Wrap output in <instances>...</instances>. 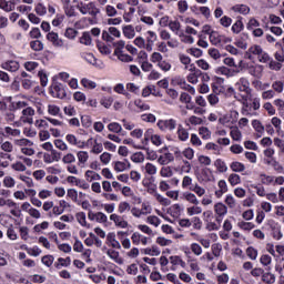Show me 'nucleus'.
I'll use <instances>...</instances> for the list:
<instances>
[{"label": "nucleus", "mask_w": 284, "mask_h": 284, "mask_svg": "<svg viewBox=\"0 0 284 284\" xmlns=\"http://www.w3.org/2000/svg\"><path fill=\"white\" fill-rule=\"evenodd\" d=\"M257 57L260 63H267L270 61V53L265 52L263 48L258 44H253L245 52V58L248 61H254V58Z\"/></svg>", "instance_id": "obj_1"}, {"label": "nucleus", "mask_w": 284, "mask_h": 284, "mask_svg": "<svg viewBox=\"0 0 284 284\" xmlns=\"http://www.w3.org/2000/svg\"><path fill=\"white\" fill-rule=\"evenodd\" d=\"M77 8L79 12H81L82 14H89L90 17H93V19L101 14V9H99V7H97V3L94 2H81L77 6Z\"/></svg>", "instance_id": "obj_2"}, {"label": "nucleus", "mask_w": 284, "mask_h": 284, "mask_svg": "<svg viewBox=\"0 0 284 284\" xmlns=\"http://www.w3.org/2000/svg\"><path fill=\"white\" fill-rule=\"evenodd\" d=\"M47 39L52 43L54 48H65V50H70V44L65 43L63 39L59 38V33L51 31L47 34Z\"/></svg>", "instance_id": "obj_3"}, {"label": "nucleus", "mask_w": 284, "mask_h": 284, "mask_svg": "<svg viewBox=\"0 0 284 284\" xmlns=\"http://www.w3.org/2000/svg\"><path fill=\"white\" fill-rule=\"evenodd\" d=\"M158 128H160L162 132H166V130L169 132H174V130H176V120L174 119L160 120L158 122Z\"/></svg>", "instance_id": "obj_4"}, {"label": "nucleus", "mask_w": 284, "mask_h": 284, "mask_svg": "<svg viewBox=\"0 0 284 284\" xmlns=\"http://www.w3.org/2000/svg\"><path fill=\"white\" fill-rule=\"evenodd\" d=\"M21 121L23 123H29L30 125H32V123H34V109L32 106H26L22 112H21Z\"/></svg>", "instance_id": "obj_5"}, {"label": "nucleus", "mask_w": 284, "mask_h": 284, "mask_svg": "<svg viewBox=\"0 0 284 284\" xmlns=\"http://www.w3.org/2000/svg\"><path fill=\"white\" fill-rule=\"evenodd\" d=\"M235 88L239 90V92L252 94V88H250V80H247V78H240L235 83Z\"/></svg>", "instance_id": "obj_6"}, {"label": "nucleus", "mask_w": 284, "mask_h": 284, "mask_svg": "<svg viewBox=\"0 0 284 284\" xmlns=\"http://www.w3.org/2000/svg\"><path fill=\"white\" fill-rule=\"evenodd\" d=\"M0 68L2 70H7V72H18L19 68L21 65L19 64V61L17 60H7L0 64Z\"/></svg>", "instance_id": "obj_7"}, {"label": "nucleus", "mask_w": 284, "mask_h": 284, "mask_svg": "<svg viewBox=\"0 0 284 284\" xmlns=\"http://www.w3.org/2000/svg\"><path fill=\"white\" fill-rule=\"evenodd\" d=\"M110 221H113L115 227H120L121 230H125L130 225L128 221L116 213L110 215Z\"/></svg>", "instance_id": "obj_8"}, {"label": "nucleus", "mask_w": 284, "mask_h": 284, "mask_svg": "<svg viewBox=\"0 0 284 284\" xmlns=\"http://www.w3.org/2000/svg\"><path fill=\"white\" fill-rule=\"evenodd\" d=\"M156 39H158L156 32L154 31L146 32V47H145L146 52H152L154 48V43H156Z\"/></svg>", "instance_id": "obj_9"}, {"label": "nucleus", "mask_w": 284, "mask_h": 284, "mask_svg": "<svg viewBox=\"0 0 284 284\" xmlns=\"http://www.w3.org/2000/svg\"><path fill=\"white\" fill-rule=\"evenodd\" d=\"M247 41H250V34L243 32L239 38H236L235 45L241 48V50H247Z\"/></svg>", "instance_id": "obj_10"}, {"label": "nucleus", "mask_w": 284, "mask_h": 284, "mask_svg": "<svg viewBox=\"0 0 284 284\" xmlns=\"http://www.w3.org/2000/svg\"><path fill=\"white\" fill-rule=\"evenodd\" d=\"M132 168V164H130V161L124 160V161H116L113 163V170L115 172H125V170H130Z\"/></svg>", "instance_id": "obj_11"}, {"label": "nucleus", "mask_w": 284, "mask_h": 284, "mask_svg": "<svg viewBox=\"0 0 284 284\" xmlns=\"http://www.w3.org/2000/svg\"><path fill=\"white\" fill-rule=\"evenodd\" d=\"M176 134L179 141H182L183 143H185V141H189L190 139V131H187V129H185L183 124L178 125Z\"/></svg>", "instance_id": "obj_12"}, {"label": "nucleus", "mask_w": 284, "mask_h": 284, "mask_svg": "<svg viewBox=\"0 0 284 284\" xmlns=\"http://www.w3.org/2000/svg\"><path fill=\"white\" fill-rule=\"evenodd\" d=\"M247 72L248 74H251V77H255V79H261V77H263V65H250L247 68Z\"/></svg>", "instance_id": "obj_13"}, {"label": "nucleus", "mask_w": 284, "mask_h": 284, "mask_svg": "<svg viewBox=\"0 0 284 284\" xmlns=\"http://www.w3.org/2000/svg\"><path fill=\"white\" fill-rule=\"evenodd\" d=\"M65 141H68L70 145H75L77 148H80V149L85 148V142L78 140L74 134H67Z\"/></svg>", "instance_id": "obj_14"}, {"label": "nucleus", "mask_w": 284, "mask_h": 284, "mask_svg": "<svg viewBox=\"0 0 284 284\" xmlns=\"http://www.w3.org/2000/svg\"><path fill=\"white\" fill-rule=\"evenodd\" d=\"M217 187L219 190L215 191V196L216 199H221L223 196V194H226L227 192V182H225V180H220L217 182Z\"/></svg>", "instance_id": "obj_15"}, {"label": "nucleus", "mask_w": 284, "mask_h": 284, "mask_svg": "<svg viewBox=\"0 0 284 284\" xmlns=\"http://www.w3.org/2000/svg\"><path fill=\"white\" fill-rule=\"evenodd\" d=\"M106 241L114 250H121V243L116 240V234L114 232L108 233Z\"/></svg>", "instance_id": "obj_16"}, {"label": "nucleus", "mask_w": 284, "mask_h": 284, "mask_svg": "<svg viewBox=\"0 0 284 284\" xmlns=\"http://www.w3.org/2000/svg\"><path fill=\"white\" fill-rule=\"evenodd\" d=\"M106 255L118 265H123V258L119 255V251L110 248L106 251Z\"/></svg>", "instance_id": "obj_17"}, {"label": "nucleus", "mask_w": 284, "mask_h": 284, "mask_svg": "<svg viewBox=\"0 0 284 284\" xmlns=\"http://www.w3.org/2000/svg\"><path fill=\"white\" fill-rule=\"evenodd\" d=\"M70 265H72V258L70 256L65 258L59 257L58 262L54 263L57 270H61V267H70Z\"/></svg>", "instance_id": "obj_18"}, {"label": "nucleus", "mask_w": 284, "mask_h": 284, "mask_svg": "<svg viewBox=\"0 0 284 284\" xmlns=\"http://www.w3.org/2000/svg\"><path fill=\"white\" fill-rule=\"evenodd\" d=\"M29 48L33 52H43V48H45V44L41 40H32L29 42Z\"/></svg>", "instance_id": "obj_19"}, {"label": "nucleus", "mask_w": 284, "mask_h": 284, "mask_svg": "<svg viewBox=\"0 0 284 284\" xmlns=\"http://www.w3.org/2000/svg\"><path fill=\"white\" fill-rule=\"evenodd\" d=\"M172 161H174V155L170 152L158 158V163H160V165H169V163H172Z\"/></svg>", "instance_id": "obj_20"}, {"label": "nucleus", "mask_w": 284, "mask_h": 284, "mask_svg": "<svg viewBox=\"0 0 284 284\" xmlns=\"http://www.w3.org/2000/svg\"><path fill=\"white\" fill-rule=\"evenodd\" d=\"M209 39L212 45H221V42L223 41V38L221 37V33H219V31H211L209 33Z\"/></svg>", "instance_id": "obj_21"}, {"label": "nucleus", "mask_w": 284, "mask_h": 284, "mask_svg": "<svg viewBox=\"0 0 284 284\" xmlns=\"http://www.w3.org/2000/svg\"><path fill=\"white\" fill-rule=\"evenodd\" d=\"M184 201H187V203H191V205H200L199 197H196V194L192 192H184L183 193Z\"/></svg>", "instance_id": "obj_22"}, {"label": "nucleus", "mask_w": 284, "mask_h": 284, "mask_svg": "<svg viewBox=\"0 0 284 284\" xmlns=\"http://www.w3.org/2000/svg\"><path fill=\"white\" fill-rule=\"evenodd\" d=\"M234 34H241L245 30V24H243V18H239L231 28Z\"/></svg>", "instance_id": "obj_23"}, {"label": "nucleus", "mask_w": 284, "mask_h": 284, "mask_svg": "<svg viewBox=\"0 0 284 284\" xmlns=\"http://www.w3.org/2000/svg\"><path fill=\"white\" fill-rule=\"evenodd\" d=\"M214 212L216 216H226L227 215V206L221 202L215 203Z\"/></svg>", "instance_id": "obj_24"}, {"label": "nucleus", "mask_w": 284, "mask_h": 284, "mask_svg": "<svg viewBox=\"0 0 284 284\" xmlns=\"http://www.w3.org/2000/svg\"><path fill=\"white\" fill-rule=\"evenodd\" d=\"M219 92H221V90L219 88H213V93L207 95V101H209L210 105H217Z\"/></svg>", "instance_id": "obj_25"}, {"label": "nucleus", "mask_w": 284, "mask_h": 284, "mask_svg": "<svg viewBox=\"0 0 284 284\" xmlns=\"http://www.w3.org/2000/svg\"><path fill=\"white\" fill-rule=\"evenodd\" d=\"M230 136L231 139H233V141L241 142L243 140V133L241 132L239 126L231 128Z\"/></svg>", "instance_id": "obj_26"}, {"label": "nucleus", "mask_w": 284, "mask_h": 284, "mask_svg": "<svg viewBox=\"0 0 284 284\" xmlns=\"http://www.w3.org/2000/svg\"><path fill=\"white\" fill-rule=\"evenodd\" d=\"M203 213V207L199 206V204H193L192 206L186 207L187 216H196Z\"/></svg>", "instance_id": "obj_27"}, {"label": "nucleus", "mask_w": 284, "mask_h": 284, "mask_svg": "<svg viewBox=\"0 0 284 284\" xmlns=\"http://www.w3.org/2000/svg\"><path fill=\"white\" fill-rule=\"evenodd\" d=\"M122 32L126 39H134L136 36V31H134V27H132V24L124 26L122 28Z\"/></svg>", "instance_id": "obj_28"}, {"label": "nucleus", "mask_w": 284, "mask_h": 284, "mask_svg": "<svg viewBox=\"0 0 284 284\" xmlns=\"http://www.w3.org/2000/svg\"><path fill=\"white\" fill-rule=\"evenodd\" d=\"M154 130L152 129H148L144 133V139L142 140V145L138 146L139 150H145V145H148V143H150V141H152V134H153Z\"/></svg>", "instance_id": "obj_29"}, {"label": "nucleus", "mask_w": 284, "mask_h": 284, "mask_svg": "<svg viewBox=\"0 0 284 284\" xmlns=\"http://www.w3.org/2000/svg\"><path fill=\"white\" fill-rule=\"evenodd\" d=\"M169 28L172 32L175 33L176 37H179L183 32L181 30V22H179V20L170 21Z\"/></svg>", "instance_id": "obj_30"}, {"label": "nucleus", "mask_w": 284, "mask_h": 284, "mask_svg": "<svg viewBox=\"0 0 284 284\" xmlns=\"http://www.w3.org/2000/svg\"><path fill=\"white\" fill-rule=\"evenodd\" d=\"M233 12H237V14H250V8L247 4H235L232 7Z\"/></svg>", "instance_id": "obj_31"}, {"label": "nucleus", "mask_w": 284, "mask_h": 284, "mask_svg": "<svg viewBox=\"0 0 284 284\" xmlns=\"http://www.w3.org/2000/svg\"><path fill=\"white\" fill-rule=\"evenodd\" d=\"M0 9L4 10V12H12L14 10V2L0 0Z\"/></svg>", "instance_id": "obj_32"}, {"label": "nucleus", "mask_w": 284, "mask_h": 284, "mask_svg": "<svg viewBox=\"0 0 284 284\" xmlns=\"http://www.w3.org/2000/svg\"><path fill=\"white\" fill-rule=\"evenodd\" d=\"M84 176L89 183H92V181H101V175L94 171L88 170Z\"/></svg>", "instance_id": "obj_33"}, {"label": "nucleus", "mask_w": 284, "mask_h": 284, "mask_svg": "<svg viewBox=\"0 0 284 284\" xmlns=\"http://www.w3.org/2000/svg\"><path fill=\"white\" fill-rule=\"evenodd\" d=\"M22 250H26L29 256H40L41 250L39 246L28 247L27 245L22 246Z\"/></svg>", "instance_id": "obj_34"}, {"label": "nucleus", "mask_w": 284, "mask_h": 284, "mask_svg": "<svg viewBox=\"0 0 284 284\" xmlns=\"http://www.w3.org/2000/svg\"><path fill=\"white\" fill-rule=\"evenodd\" d=\"M262 281L266 284H274L276 283V276L271 272H266L262 274Z\"/></svg>", "instance_id": "obj_35"}, {"label": "nucleus", "mask_w": 284, "mask_h": 284, "mask_svg": "<svg viewBox=\"0 0 284 284\" xmlns=\"http://www.w3.org/2000/svg\"><path fill=\"white\" fill-rule=\"evenodd\" d=\"M214 165L217 172H220L221 174L227 172V164L225 163V161L217 159L215 160Z\"/></svg>", "instance_id": "obj_36"}, {"label": "nucleus", "mask_w": 284, "mask_h": 284, "mask_svg": "<svg viewBox=\"0 0 284 284\" xmlns=\"http://www.w3.org/2000/svg\"><path fill=\"white\" fill-rule=\"evenodd\" d=\"M142 170H144L145 174H149L150 176H154V174L158 172L156 165L150 162L142 166Z\"/></svg>", "instance_id": "obj_37"}, {"label": "nucleus", "mask_w": 284, "mask_h": 284, "mask_svg": "<svg viewBox=\"0 0 284 284\" xmlns=\"http://www.w3.org/2000/svg\"><path fill=\"white\" fill-rule=\"evenodd\" d=\"M109 132H114L115 134H121L123 132V126L119 122H111L108 124Z\"/></svg>", "instance_id": "obj_38"}, {"label": "nucleus", "mask_w": 284, "mask_h": 284, "mask_svg": "<svg viewBox=\"0 0 284 284\" xmlns=\"http://www.w3.org/2000/svg\"><path fill=\"white\" fill-rule=\"evenodd\" d=\"M203 74L201 70H196L195 72H192L187 75L189 83H192L193 85H196L199 83V77Z\"/></svg>", "instance_id": "obj_39"}, {"label": "nucleus", "mask_w": 284, "mask_h": 284, "mask_svg": "<svg viewBox=\"0 0 284 284\" xmlns=\"http://www.w3.org/2000/svg\"><path fill=\"white\" fill-rule=\"evenodd\" d=\"M199 134L204 141L212 139V131H210V129L206 126H201L199 129Z\"/></svg>", "instance_id": "obj_40"}, {"label": "nucleus", "mask_w": 284, "mask_h": 284, "mask_svg": "<svg viewBox=\"0 0 284 284\" xmlns=\"http://www.w3.org/2000/svg\"><path fill=\"white\" fill-rule=\"evenodd\" d=\"M10 108L13 111L26 110V108H28V102H26V101H13V102H11Z\"/></svg>", "instance_id": "obj_41"}, {"label": "nucleus", "mask_w": 284, "mask_h": 284, "mask_svg": "<svg viewBox=\"0 0 284 284\" xmlns=\"http://www.w3.org/2000/svg\"><path fill=\"white\" fill-rule=\"evenodd\" d=\"M115 57H118L119 61H122V63H132V61H134V58L130 54H126L125 51L118 53Z\"/></svg>", "instance_id": "obj_42"}, {"label": "nucleus", "mask_w": 284, "mask_h": 284, "mask_svg": "<svg viewBox=\"0 0 284 284\" xmlns=\"http://www.w3.org/2000/svg\"><path fill=\"white\" fill-rule=\"evenodd\" d=\"M229 183L230 185H232V187L236 186V185H241V175L236 174V173H232L229 175Z\"/></svg>", "instance_id": "obj_43"}, {"label": "nucleus", "mask_w": 284, "mask_h": 284, "mask_svg": "<svg viewBox=\"0 0 284 284\" xmlns=\"http://www.w3.org/2000/svg\"><path fill=\"white\" fill-rule=\"evenodd\" d=\"M190 192H194V194L200 197L205 195V189L199 185V183H195L193 186H191Z\"/></svg>", "instance_id": "obj_44"}, {"label": "nucleus", "mask_w": 284, "mask_h": 284, "mask_svg": "<svg viewBox=\"0 0 284 284\" xmlns=\"http://www.w3.org/2000/svg\"><path fill=\"white\" fill-rule=\"evenodd\" d=\"M232 172H245V164L235 161L230 164Z\"/></svg>", "instance_id": "obj_45"}, {"label": "nucleus", "mask_w": 284, "mask_h": 284, "mask_svg": "<svg viewBox=\"0 0 284 284\" xmlns=\"http://www.w3.org/2000/svg\"><path fill=\"white\" fill-rule=\"evenodd\" d=\"M114 49V55L116 57L118 54H121V52H124L125 50V41L120 40L113 44Z\"/></svg>", "instance_id": "obj_46"}, {"label": "nucleus", "mask_w": 284, "mask_h": 284, "mask_svg": "<svg viewBox=\"0 0 284 284\" xmlns=\"http://www.w3.org/2000/svg\"><path fill=\"white\" fill-rule=\"evenodd\" d=\"M246 256H248L251 261H256V258H258V251L254 248V246H248L246 248Z\"/></svg>", "instance_id": "obj_47"}, {"label": "nucleus", "mask_w": 284, "mask_h": 284, "mask_svg": "<svg viewBox=\"0 0 284 284\" xmlns=\"http://www.w3.org/2000/svg\"><path fill=\"white\" fill-rule=\"evenodd\" d=\"M134 105H135V108L140 109V112H145V111L150 110V104L143 102V100H141V99L135 100Z\"/></svg>", "instance_id": "obj_48"}, {"label": "nucleus", "mask_w": 284, "mask_h": 284, "mask_svg": "<svg viewBox=\"0 0 284 284\" xmlns=\"http://www.w3.org/2000/svg\"><path fill=\"white\" fill-rule=\"evenodd\" d=\"M237 226L240 230H244V232H250L251 230H254L255 225L252 222H239Z\"/></svg>", "instance_id": "obj_49"}, {"label": "nucleus", "mask_w": 284, "mask_h": 284, "mask_svg": "<svg viewBox=\"0 0 284 284\" xmlns=\"http://www.w3.org/2000/svg\"><path fill=\"white\" fill-rule=\"evenodd\" d=\"M34 12L39 16V17H45V14H48V8H45L43 6V3H38L34 8Z\"/></svg>", "instance_id": "obj_50"}, {"label": "nucleus", "mask_w": 284, "mask_h": 284, "mask_svg": "<svg viewBox=\"0 0 284 284\" xmlns=\"http://www.w3.org/2000/svg\"><path fill=\"white\" fill-rule=\"evenodd\" d=\"M146 223H149V225H153L154 227H159V225H161V219H159L156 215H150L146 217Z\"/></svg>", "instance_id": "obj_51"}, {"label": "nucleus", "mask_w": 284, "mask_h": 284, "mask_svg": "<svg viewBox=\"0 0 284 284\" xmlns=\"http://www.w3.org/2000/svg\"><path fill=\"white\" fill-rule=\"evenodd\" d=\"M192 186H194L192 178L189 176V175H185L182 179V187H183V190H190V187H192Z\"/></svg>", "instance_id": "obj_52"}, {"label": "nucleus", "mask_w": 284, "mask_h": 284, "mask_svg": "<svg viewBox=\"0 0 284 284\" xmlns=\"http://www.w3.org/2000/svg\"><path fill=\"white\" fill-rule=\"evenodd\" d=\"M81 83L83 88H87L88 90H94V88H97V82L89 80L88 78H83Z\"/></svg>", "instance_id": "obj_53"}, {"label": "nucleus", "mask_w": 284, "mask_h": 284, "mask_svg": "<svg viewBox=\"0 0 284 284\" xmlns=\"http://www.w3.org/2000/svg\"><path fill=\"white\" fill-rule=\"evenodd\" d=\"M80 43L83 45H92V37L89 32H84L82 37L80 38Z\"/></svg>", "instance_id": "obj_54"}, {"label": "nucleus", "mask_w": 284, "mask_h": 284, "mask_svg": "<svg viewBox=\"0 0 284 284\" xmlns=\"http://www.w3.org/2000/svg\"><path fill=\"white\" fill-rule=\"evenodd\" d=\"M131 161H133V163H143L145 161V155L142 152H136L131 155Z\"/></svg>", "instance_id": "obj_55"}, {"label": "nucleus", "mask_w": 284, "mask_h": 284, "mask_svg": "<svg viewBox=\"0 0 284 284\" xmlns=\"http://www.w3.org/2000/svg\"><path fill=\"white\" fill-rule=\"evenodd\" d=\"M41 263L45 265V267H52V264L54 263V256L52 255H44L41 258Z\"/></svg>", "instance_id": "obj_56"}, {"label": "nucleus", "mask_w": 284, "mask_h": 284, "mask_svg": "<svg viewBox=\"0 0 284 284\" xmlns=\"http://www.w3.org/2000/svg\"><path fill=\"white\" fill-rule=\"evenodd\" d=\"M142 239H143V234H141L140 232H134L131 235V241L133 245H141Z\"/></svg>", "instance_id": "obj_57"}, {"label": "nucleus", "mask_w": 284, "mask_h": 284, "mask_svg": "<svg viewBox=\"0 0 284 284\" xmlns=\"http://www.w3.org/2000/svg\"><path fill=\"white\" fill-rule=\"evenodd\" d=\"M30 39H36L39 40L43 34H41V30L37 27L32 28L31 31L29 32Z\"/></svg>", "instance_id": "obj_58"}, {"label": "nucleus", "mask_w": 284, "mask_h": 284, "mask_svg": "<svg viewBox=\"0 0 284 284\" xmlns=\"http://www.w3.org/2000/svg\"><path fill=\"white\" fill-rule=\"evenodd\" d=\"M261 26V22L255 18H251L246 24V30H256Z\"/></svg>", "instance_id": "obj_59"}, {"label": "nucleus", "mask_w": 284, "mask_h": 284, "mask_svg": "<svg viewBox=\"0 0 284 284\" xmlns=\"http://www.w3.org/2000/svg\"><path fill=\"white\" fill-rule=\"evenodd\" d=\"M267 63H268L270 70H275V72H278V70L283 68V64L281 62H276L272 60V57H270V61Z\"/></svg>", "instance_id": "obj_60"}, {"label": "nucleus", "mask_w": 284, "mask_h": 284, "mask_svg": "<svg viewBox=\"0 0 284 284\" xmlns=\"http://www.w3.org/2000/svg\"><path fill=\"white\" fill-rule=\"evenodd\" d=\"M273 92H277V94H281L284 90V83L283 81H275L272 84Z\"/></svg>", "instance_id": "obj_61"}, {"label": "nucleus", "mask_w": 284, "mask_h": 284, "mask_svg": "<svg viewBox=\"0 0 284 284\" xmlns=\"http://www.w3.org/2000/svg\"><path fill=\"white\" fill-rule=\"evenodd\" d=\"M88 159H90V155L88 154V151H79L78 152V161L79 163H88Z\"/></svg>", "instance_id": "obj_62"}, {"label": "nucleus", "mask_w": 284, "mask_h": 284, "mask_svg": "<svg viewBox=\"0 0 284 284\" xmlns=\"http://www.w3.org/2000/svg\"><path fill=\"white\" fill-rule=\"evenodd\" d=\"M3 185H4V187L12 189V187H14V185H17V181H14L12 176H6L3 179Z\"/></svg>", "instance_id": "obj_63"}, {"label": "nucleus", "mask_w": 284, "mask_h": 284, "mask_svg": "<svg viewBox=\"0 0 284 284\" xmlns=\"http://www.w3.org/2000/svg\"><path fill=\"white\" fill-rule=\"evenodd\" d=\"M170 261L172 265H181L182 267H185V261H183L180 256H171Z\"/></svg>", "instance_id": "obj_64"}]
</instances>
